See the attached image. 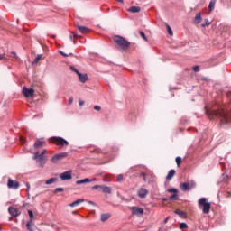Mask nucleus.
Returning a JSON list of instances; mask_svg holds the SVG:
<instances>
[{
	"label": "nucleus",
	"instance_id": "nucleus-50",
	"mask_svg": "<svg viewBox=\"0 0 231 231\" xmlns=\"http://www.w3.org/2000/svg\"><path fill=\"white\" fill-rule=\"evenodd\" d=\"M5 59V55H0V60H3Z\"/></svg>",
	"mask_w": 231,
	"mask_h": 231
},
{
	"label": "nucleus",
	"instance_id": "nucleus-27",
	"mask_svg": "<svg viewBox=\"0 0 231 231\" xmlns=\"http://www.w3.org/2000/svg\"><path fill=\"white\" fill-rule=\"evenodd\" d=\"M194 21H195L196 24H199V23H201V21H202L201 14H197L195 16V20Z\"/></svg>",
	"mask_w": 231,
	"mask_h": 231
},
{
	"label": "nucleus",
	"instance_id": "nucleus-37",
	"mask_svg": "<svg viewBox=\"0 0 231 231\" xmlns=\"http://www.w3.org/2000/svg\"><path fill=\"white\" fill-rule=\"evenodd\" d=\"M28 215L30 217V221H32V219H33V211L32 210H28Z\"/></svg>",
	"mask_w": 231,
	"mask_h": 231
},
{
	"label": "nucleus",
	"instance_id": "nucleus-28",
	"mask_svg": "<svg viewBox=\"0 0 231 231\" xmlns=\"http://www.w3.org/2000/svg\"><path fill=\"white\" fill-rule=\"evenodd\" d=\"M42 58V54H38L34 60L32 61V64H37L39 62V60H41V59Z\"/></svg>",
	"mask_w": 231,
	"mask_h": 231
},
{
	"label": "nucleus",
	"instance_id": "nucleus-41",
	"mask_svg": "<svg viewBox=\"0 0 231 231\" xmlns=\"http://www.w3.org/2000/svg\"><path fill=\"white\" fill-rule=\"evenodd\" d=\"M124 180V175L119 174L117 175V181H122Z\"/></svg>",
	"mask_w": 231,
	"mask_h": 231
},
{
	"label": "nucleus",
	"instance_id": "nucleus-1",
	"mask_svg": "<svg viewBox=\"0 0 231 231\" xmlns=\"http://www.w3.org/2000/svg\"><path fill=\"white\" fill-rule=\"evenodd\" d=\"M205 109L207 116L210 120H216V118H220V122L222 125L231 123V115L228 114L225 106H219L218 109H211L206 106Z\"/></svg>",
	"mask_w": 231,
	"mask_h": 231
},
{
	"label": "nucleus",
	"instance_id": "nucleus-34",
	"mask_svg": "<svg viewBox=\"0 0 231 231\" xmlns=\"http://www.w3.org/2000/svg\"><path fill=\"white\" fill-rule=\"evenodd\" d=\"M69 69H70L71 71H73L74 73H77L78 75L80 73V71H79V70L75 68V66H70V67H69Z\"/></svg>",
	"mask_w": 231,
	"mask_h": 231
},
{
	"label": "nucleus",
	"instance_id": "nucleus-8",
	"mask_svg": "<svg viewBox=\"0 0 231 231\" xmlns=\"http://www.w3.org/2000/svg\"><path fill=\"white\" fill-rule=\"evenodd\" d=\"M66 156H68V152L57 153L51 157V162L52 163H58L60 160L66 158Z\"/></svg>",
	"mask_w": 231,
	"mask_h": 231
},
{
	"label": "nucleus",
	"instance_id": "nucleus-16",
	"mask_svg": "<svg viewBox=\"0 0 231 231\" xmlns=\"http://www.w3.org/2000/svg\"><path fill=\"white\" fill-rule=\"evenodd\" d=\"M79 77V82H82V84H84V82H86L88 80V74H82V73H79L78 74Z\"/></svg>",
	"mask_w": 231,
	"mask_h": 231
},
{
	"label": "nucleus",
	"instance_id": "nucleus-52",
	"mask_svg": "<svg viewBox=\"0 0 231 231\" xmlns=\"http://www.w3.org/2000/svg\"><path fill=\"white\" fill-rule=\"evenodd\" d=\"M169 221V217H167L165 219H164V223H167Z\"/></svg>",
	"mask_w": 231,
	"mask_h": 231
},
{
	"label": "nucleus",
	"instance_id": "nucleus-53",
	"mask_svg": "<svg viewBox=\"0 0 231 231\" xmlns=\"http://www.w3.org/2000/svg\"><path fill=\"white\" fill-rule=\"evenodd\" d=\"M134 171V168H131L128 172H133Z\"/></svg>",
	"mask_w": 231,
	"mask_h": 231
},
{
	"label": "nucleus",
	"instance_id": "nucleus-42",
	"mask_svg": "<svg viewBox=\"0 0 231 231\" xmlns=\"http://www.w3.org/2000/svg\"><path fill=\"white\" fill-rule=\"evenodd\" d=\"M101 188H102V185H95V186L92 187V189L94 190H97V189H101Z\"/></svg>",
	"mask_w": 231,
	"mask_h": 231
},
{
	"label": "nucleus",
	"instance_id": "nucleus-59",
	"mask_svg": "<svg viewBox=\"0 0 231 231\" xmlns=\"http://www.w3.org/2000/svg\"><path fill=\"white\" fill-rule=\"evenodd\" d=\"M72 214L75 216L77 215V211H72Z\"/></svg>",
	"mask_w": 231,
	"mask_h": 231
},
{
	"label": "nucleus",
	"instance_id": "nucleus-49",
	"mask_svg": "<svg viewBox=\"0 0 231 231\" xmlns=\"http://www.w3.org/2000/svg\"><path fill=\"white\" fill-rule=\"evenodd\" d=\"M69 104H73V97H70V98L69 99Z\"/></svg>",
	"mask_w": 231,
	"mask_h": 231
},
{
	"label": "nucleus",
	"instance_id": "nucleus-5",
	"mask_svg": "<svg viewBox=\"0 0 231 231\" xmlns=\"http://www.w3.org/2000/svg\"><path fill=\"white\" fill-rule=\"evenodd\" d=\"M168 192H170V194H172L169 198L170 201H178L180 199V196L178 195V189L171 188V189H168Z\"/></svg>",
	"mask_w": 231,
	"mask_h": 231
},
{
	"label": "nucleus",
	"instance_id": "nucleus-35",
	"mask_svg": "<svg viewBox=\"0 0 231 231\" xmlns=\"http://www.w3.org/2000/svg\"><path fill=\"white\" fill-rule=\"evenodd\" d=\"M175 162L178 167H180V165H181V157H176Z\"/></svg>",
	"mask_w": 231,
	"mask_h": 231
},
{
	"label": "nucleus",
	"instance_id": "nucleus-2",
	"mask_svg": "<svg viewBox=\"0 0 231 231\" xmlns=\"http://www.w3.org/2000/svg\"><path fill=\"white\" fill-rule=\"evenodd\" d=\"M44 154H46V149L42 150V153L36 152L32 157L34 160H38V163L40 167H44V163H46V159L44 158Z\"/></svg>",
	"mask_w": 231,
	"mask_h": 231
},
{
	"label": "nucleus",
	"instance_id": "nucleus-43",
	"mask_svg": "<svg viewBox=\"0 0 231 231\" xmlns=\"http://www.w3.org/2000/svg\"><path fill=\"white\" fill-rule=\"evenodd\" d=\"M94 109H95L96 111H100L101 107H100V106H94Z\"/></svg>",
	"mask_w": 231,
	"mask_h": 231
},
{
	"label": "nucleus",
	"instance_id": "nucleus-38",
	"mask_svg": "<svg viewBox=\"0 0 231 231\" xmlns=\"http://www.w3.org/2000/svg\"><path fill=\"white\" fill-rule=\"evenodd\" d=\"M140 35H141V37H143V40L144 41H147V37L145 36V32H140Z\"/></svg>",
	"mask_w": 231,
	"mask_h": 231
},
{
	"label": "nucleus",
	"instance_id": "nucleus-18",
	"mask_svg": "<svg viewBox=\"0 0 231 231\" xmlns=\"http://www.w3.org/2000/svg\"><path fill=\"white\" fill-rule=\"evenodd\" d=\"M174 174H176V171L171 170V171L168 172L167 176H166L167 181H171V180H172V178H174Z\"/></svg>",
	"mask_w": 231,
	"mask_h": 231
},
{
	"label": "nucleus",
	"instance_id": "nucleus-15",
	"mask_svg": "<svg viewBox=\"0 0 231 231\" xmlns=\"http://www.w3.org/2000/svg\"><path fill=\"white\" fill-rule=\"evenodd\" d=\"M8 212L13 216L14 217H17L19 216V209L14 208V207H9L8 208Z\"/></svg>",
	"mask_w": 231,
	"mask_h": 231
},
{
	"label": "nucleus",
	"instance_id": "nucleus-54",
	"mask_svg": "<svg viewBox=\"0 0 231 231\" xmlns=\"http://www.w3.org/2000/svg\"><path fill=\"white\" fill-rule=\"evenodd\" d=\"M162 201H169V199L163 198V199H162Z\"/></svg>",
	"mask_w": 231,
	"mask_h": 231
},
{
	"label": "nucleus",
	"instance_id": "nucleus-51",
	"mask_svg": "<svg viewBox=\"0 0 231 231\" xmlns=\"http://www.w3.org/2000/svg\"><path fill=\"white\" fill-rule=\"evenodd\" d=\"M13 55H14V57L15 59H17V53L13 52Z\"/></svg>",
	"mask_w": 231,
	"mask_h": 231
},
{
	"label": "nucleus",
	"instance_id": "nucleus-11",
	"mask_svg": "<svg viewBox=\"0 0 231 231\" xmlns=\"http://www.w3.org/2000/svg\"><path fill=\"white\" fill-rule=\"evenodd\" d=\"M23 93L26 98L30 97H33V94L35 93V90L33 88H28L26 87L23 88Z\"/></svg>",
	"mask_w": 231,
	"mask_h": 231
},
{
	"label": "nucleus",
	"instance_id": "nucleus-4",
	"mask_svg": "<svg viewBox=\"0 0 231 231\" xmlns=\"http://www.w3.org/2000/svg\"><path fill=\"white\" fill-rule=\"evenodd\" d=\"M199 205L200 207H203L202 212L203 214H208V212H210V202H207V199L206 198H201L199 200Z\"/></svg>",
	"mask_w": 231,
	"mask_h": 231
},
{
	"label": "nucleus",
	"instance_id": "nucleus-46",
	"mask_svg": "<svg viewBox=\"0 0 231 231\" xmlns=\"http://www.w3.org/2000/svg\"><path fill=\"white\" fill-rule=\"evenodd\" d=\"M20 142L21 143H24V142H26V139H24V137H20Z\"/></svg>",
	"mask_w": 231,
	"mask_h": 231
},
{
	"label": "nucleus",
	"instance_id": "nucleus-44",
	"mask_svg": "<svg viewBox=\"0 0 231 231\" xmlns=\"http://www.w3.org/2000/svg\"><path fill=\"white\" fill-rule=\"evenodd\" d=\"M26 189H27V192L30 191V183L26 182L25 183Z\"/></svg>",
	"mask_w": 231,
	"mask_h": 231
},
{
	"label": "nucleus",
	"instance_id": "nucleus-40",
	"mask_svg": "<svg viewBox=\"0 0 231 231\" xmlns=\"http://www.w3.org/2000/svg\"><path fill=\"white\" fill-rule=\"evenodd\" d=\"M89 151L90 152H100V149L98 148L90 149Z\"/></svg>",
	"mask_w": 231,
	"mask_h": 231
},
{
	"label": "nucleus",
	"instance_id": "nucleus-47",
	"mask_svg": "<svg viewBox=\"0 0 231 231\" xmlns=\"http://www.w3.org/2000/svg\"><path fill=\"white\" fill-rule=\"evenodd\" d=\"M222 178H223L224 181H226V178H228V176L223 174V175H222Z\"/></svg>",
	"mask_w": 231,
	"mask_h": 231
},
{
	"label": "nucleus",
	"instance_id": "nucleus-32",
	"mask_svg": "<svg viewBox=\"0 0 231 231\" xmlns=\"http://www.w3.org/2000/svg\"><path fill=\"white\" fill-rule=\"evenodd\" d=\"M189 226H187V223L182 222L180 224V230H185V228H188Z\"/></svg>",
	"mask_w": 231,
	"mask_h": 231
},
{
	"label": "nucleus",
	"instance_id": "nucleus-56",
	"mask_svg": "<svg viewBox=\"0 0 231 231\" xmlns=\"http://www.w3.org/2000/svg\"><path fill=\"white\" fill-rule=\"evenodd\" d=\"M79 106H82L84 104V101H79Z\"/></svg>",
	"mask_w": 231,
	"mask_h": 231
},
{
	"label": "nucleus",
	"instance_id": "nucleus-29",
	"mask_svg": "<svg viewBox=\"0 0 231 231\" xmlns=\"http://www.w3.org/2000/svg\"><path fill=\"white\" fill-rule=\"evenodd\" d=\"M166 28H167V32H168L169 35L172 36L173 32H172V29L171 28V25L166 23Z\"/></svg>",
	"mask_w": 231,
	"mask_h": 231
},
{
	"label": "nucleus",
	"instance_id": "nucleus-19",
	"mask_svg": "<svg viewBox=\"0 0 231 231\" xmlns=\"http://www.w3.org/2000/svg\"><path fill=\"white\" fill-rule=\"evenodd\" d=\"M80 203H84V199H77L76 201L69 204V207H79V205H80Z\"/></svg>",
	"mask_w": 231,
	"mask_h": 231
},
{
	"label": "nucleus",
	"instance_id": "nucleus-57",
	"mask_svg": "<svg viewBox=\"0 0 231 231\" xmlns=\"http://www.w3.org/2000/svg\"><path fill=\"white\" fill-rule=\"evenodd\" d=\"M90 181H97V179L94 178V179L90 180Z\"/></svg>",
	"mask_w": 231,
	"mask_h": 231
},
{
	"label": "nucleus",
	"instance_id": "nucleus-23",
	"mask_svg": "<svg viewBox=\"0 0 231 231\" xmlns=\"http://www.w3.org/2000/svg\"><path fill=\"white\" fill-rule=\"evenodd\" d=\"M26 228H27V230H29V231H35V230L33 229V222H32V220H29V221L27 222V224H26Z\"/></svg>",
	"mask_w": 231,
	"mask_h": 231
},
{
	"label": "nucleus",
	"instance_id": "nucleus-21",
	"mask_svg": "<svg viewBox=\"0 0 231 231\" xmlns=\"http://www.w3.org/2000/svg\"><path fill=\"white\" fill-rule=\"evenodd\" d=\"M101 189H102V192H104L105 194H111V188L108 186L101 185Z\"/></svg>",
	"mask_w": 231,
	"mask_h": 231
},
{
	"label": "nucleus",
	"instance_id": "nucleus-61",
	"mask_svg": "<svg viewBox=\"0 0 231 231\" xmlns=\"http://www.w3.org/2000/svg\"><path fill=\"white\" fill-rule=\"evenodd\" d=\"M51 37L55 38V35H52Z\"/></svg>",
	"mask_w": 231,
	"mask_h": 231
},
{
	"label": "nucleus",
	"instance_id": "nucleus-30",
	"mask_svg": "<svg viewBox=\"0 0 231 231\" xmlns=\"http://www.w3.org/2000/svg\"><path fill=\"white\" fill-rule=\"evenodd\" d=\"M175 214H177L178 216H180V217H183V216H185V212L181 211L180 209H177L175 211Z\"/></svg>",
	"mask_w": 231,
	"mask_h": 231
},
{
	"label": "nucleus",
	"instance_id": "nucleus-33",
	"mask_svg": "<svg viewBox=\"0 0 231 231\" xmlns=\"http://www.w3.org/2000/svg\"><path fill=\"white\" fill-rule=\"evenodd\" d=\"M202 28H205L207 26H210V22L208 21V19L205 20V23L201 24Z\"/></svg>",
	"mask_w": 231,
	"mask_h": 231
},
{
	"label": "nucleus",
	"instance_id": "nucleus-17",
	"mask_svg": "<svg viewBox=\"0 0 231 231\" xmlns=\"http://www.w3.org/2000/svg\"><path fill=\"white\" fill-rule=\"evenodd\" d=\"M109 217H111V214H109V213H103L100 216V220L102 221V223H106V221H107V219H109Z\"/></svg>",
	"mask_w": 231,
	"mask_h": 231
},
{
	"label": "nucleus",
	"instance_id": "nucleus-9",
	"mask_svg": "<svg viewBox=\"0 0 231 231\" xmlns=\"http://www.w3.org/2000/svg\"><path fill=\"white\" fill-rule=\"evenodd\" d=\"M7 187L8 189H13V190H17V189H19V181L13 180L9 178L7 180Z\"/></svg>",
	"mask_w": 231,
	"mask_h": 231
},
{
	"label": "nucleus",
	"instance_id": "nucleus-13",
	"mask_svg": "<svg viewBox=\"0 0 231 231\" xmlns=\"http://www.w3.org/2000/svg\"><path fill=\"white\" fill-rule=\"evenodd\" d=\"M60 178L62 181H66V180H71V171H65L60 175Z\"/></svg>",
	"mask_w": 231,
	"mask_h": 231
},
{
	"label": "nucleus",
	"instance_id": "nucleus-22",
	"mask_svg": "<svg viewBox=\"0 0 231 231\" xmlns=\"http://www.w3.org/2000/svg\"><path fill=\"white\" fill-rule=\"evenodd\" d=\"M84 183H91V180L89 179H83L81 180H77L76 185H82Z\"/></svg>",
	"mask_w": 231,
	"mask_h": 231
},
{
	"label": "nucleus",
	"instance_id": "nucleus-3",
	"mask_svg": "<svg viewBox=\"0 0 231 231\" xmlns=\"http://www.w3.org/2000/svg\"><path fill=\"white\" fill-rule=\"evenodd\" d=\"M114 42H116V44H118V46L124 49L129 48V46H131V43L124 39V37L122 36L114 37Z\"/></svg>",
	"mask_w": 231,
	"mask_h": 231
},
{
	"label": "nucleus",
	"instance_id": "nucleus-48",
	"mask_svg": "<svg viewBox=\"0 0 231 231\" xmlns=\"http://www.w3.org/2000/svg\"><path fill=\"white\" fill-rule=\"evenodd\" d=\"M226 198H231V193H230V192H226Z\"/></svg>",
	"mask_w": 231,
	"mask_h": 231
},
{
	"label": "nucleus",
	"instance_id": "nucleus-36",
	"mask_svg": "<svg viewBox=\"0 0 231 231\" xmlns=\"http://www.w3.org/2000/svg\"><path fill=\"white\" fill-rule=\"evenodd\" d=\"M54 192H55V194H57V192H64V189L63 188H56L54 189Z\"/></svg>",
	"mask_w": 231,
	"mask_h": 231
},
{
	"label": "nucleus",
	"instance_id": "nucleus-24",
	"mask_svg": "<svg viewBox=\"0 0 231 231\" xmlns=\"http://www.w3.org/2000/svg\"><path fill=\"white\" fill-rule=\"evenodd\" d=\"M217 0H211L210 3H209V5H208V9H209V12H212V10H214V8H216V2Z\"/></svg>",
	"mask_w": 231,
	"mask_h": 231
},
{
	"label": "nucleus",
	"instance_id": "nucleus-12",
	"mask_svg": "<svg viewBox=\"0 0 231 231\" xmlns=\"http://www.w3.org/2000/svg\"><path fill=\"white\" fill-rule=\"evenodd\" d=\"M133 216H143V208L134 206L131 208Z\"/></svg>",
	"mask_w": 231,
	"mask_h": 231
},
{
	"label": "nucleus",
	"instance_id": "nucleus-14",
	"mask_svg": "<svg viewBox=\"0 0 231 231\" xmlns=\"http://www.w3.org/2000/svg\"><path fill=\"white\" fill-rule=\"evenodd\" d=\"M44 145H46V142H44V139H37L34 143V149H41V147H44Z\"/></svg>",
	"mask_w": 231,
	"mask_h": 231
},
{
	"label": "nucleus",
	"instance_id": "nucleus-60",
	"mask_svg": "<svg viewBox=\"0 0 231 231\" xmlns=\"http://www.w3.org/2000/svg\"><path fill=\"white\" fill-rule=\"evenodd\" d=\"M73 36H74V37H79V35H77V34H73Z\"/></svg>",
	"mask_w": 231,
	"mask_h": 231
},
{
	"label": "nucleus",
	"instance_id": "nucleus-26",
	"mask_svg": "<svg viewBox=\"0 0 231 231\" xmlns=\"http://www.w3.org/2000/svg\"><path fill=\"white\" fill-rule=\"evenodd\" d=\"M57 181V178H51L45 181V185H51Z\"/></svg>",
	"mask_w": 231,
	"mask_h": 231
},
{
	"label": "nucleus",
	"instance_id": "nucleus-7",
	"mask_svg": "<svg viewBox=\"0 0 231 231\" xmlns=\"http://www.w3.org/2000/svg\"><path fill=\"white\" fill-rule=\"evenodd\" d=\"M148 194H149V190L143 187H141L137 189V196L141 199H145Z\"/></svg>",
	"mask_w": 231,
	"mask_h": 231
},
{
	"label": "nucleus",
	"instance_id": "nucleus-58",
	"mask_svg": "<svg viewBox=\"0 0 231 231\" xmlns=\"http://www.w3.org/2000/svg\"><path fill=\"white\" fill-rule=\"evenodd\" d=\"M119 3L124 4V0H117Z\"/></svg>",
	"mask_w": 231,
	"mask_h": 231
},
{
	"label": "nucleus",
	"instance_id": "nucleus-39",
	"mask_svg": "<svg viewBox=\"0 0 231 231\" xmlns=\"http://www.w3.org/2000/svg\"><path fill=\"white\" fill-rule=\"evenodd\" d=\"M193 71H195V73H198L199 71V66H198V65L194 66Z\"/></svg>",
	"mask_w": 231,
	"mask_h": 231
},
{
	"label": "nucleus",
	"instance_id": "nucleus-20",
	"mask_svg": "<svg viewBox=\"0 0 231 231\" xmlns=\"http://www.w3.org/2000/svg\"><path fill=\"white\" fill-rule=\"evenodd\" d=\"M128 12H132V14H138V12H140V6H131L128 9Z\"/></svg>",
	"mask_w": 231,
	"mask_h": 231
},
{
	"label": "nucleus",
	"instance_id": "nucleus-45",
	"mask_svg": "<svg viewBox=\"0 0 231 231\" xmlns=\"http://www.w3.org/2000/svg\"><path fill=\"white\" fill-rule=\"evenodd\" d=\"M60 55H62V57H68V54L64 53V51H60Z\"/></svg>",
	"mask_w": 231,
	"mask_h": 231
},
{
	"label": "nucleus",
	"instance_id": "nucleus-6",
	"mask_svg": "<svg viewBox=\"0 0 231 231\" xmlns=\"http://www.w3.org/2000/svg\"><path fill=\"white\" fill-rule=\"evenodd\" d=\"M194 187H196L195 181H191L190 183L183 182L180 184V189L183 190V192H187L190 190V189H194Z\"/></svg>",
	"mask_w": 231,
	"mask_h": 231
},
{
	"label": "nucleus",
	"instance_id": "nucleus-31",
	"mask_svg": "<svg viewBox=\"0 0 231 231\" xmlns=\"http://www.w3.org/2000/svg\"><path fill=\"white\" fill-rule=\"evenodd\" d=\"M139 176L140 178H143L144 182H147V175L145 174V172H141Z\"/></svg>",
	"mask_w": 231,
	"mask_h": 231
},
{
	"label": "nucleus",
	"instance_id": "nucleus-10",
	"mask_svg": "<svg viewBox=\"0 0 231 231\" xmlns=\"http://www.w3.org/2000/svg\"><path fill=\"white\" fill-rule=\"evenodd\" d=\"M52 142L54 143H56V145H62V146H64V145H69V143H68V141H66L64 138H62V137H53L52 138Z\"/></svg>",
	"mask_w": 231,
	"mask_h": 231
},
{
	"label": "nucleus",
	"instance_id": "nucleus-25",
	"mask_svg": "<svg viewBox=\"0 0 231 231\" xmlns=\"http://www.w3.org/2000/svg\"><path fill=\"white\" fill-rule=\"evenodd\" d=\"M77 28L81 33H86V32H88V27L86 26L78 25Z\"/></svg>",
	"mask_w": 231,
	"mask_h": 231
},
{
	"label": "nucleus",
	"instance_id": "nucleus-55",
	"mask_svg": "<svg viewBox=\"0 0 231 231\" xmlns=\"http://www.w3.org/2000/svg\"><path fill=\"white\" fill-rule=\"evenodd\" d=\"M69 40L73 41V35H71V34L69 35Z\"/></svg>",
	"mask_w": 231,
	"mask_h": 231
}]
</instances>
